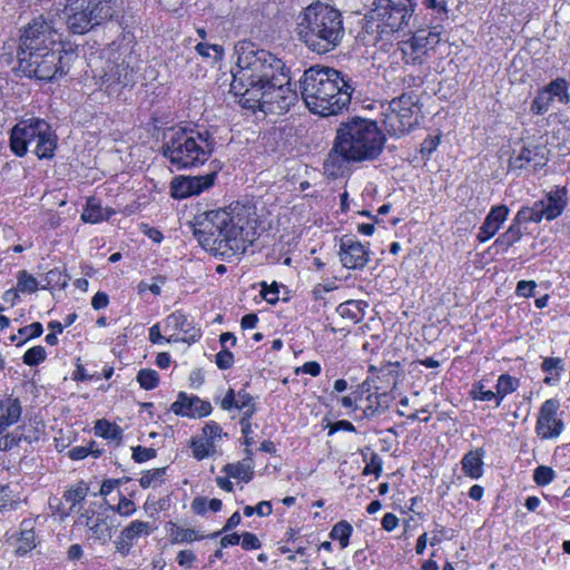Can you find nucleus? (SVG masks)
I'll return each instance as SVG.
<instances>
[{"label":"nucleus","mask_w":570,"mask_h":570,"mask_svg":"<svg viewBox=\"0 0 570 570\" xmlns=\"http://www.w3.org/2000/svg\"><path fill=\"white\" fill-rule=\"evenodd\" d=\"M253 215L252 207L239 203L205 212L196 218L194 235L205 250L229 261L244 254L253 243Z\"/></svg>","instance_id":"1"},{"label":"nucleus","mask_w":570,"mask_h":570,"mask_svg":"<svg viewBox=\"0 0 570 570\" xmlns=\"http://www.w3.org/2000/svg\"><path fill=\"white\" fill-rule=\"evenodd\" d=\"M170 115L153 116L147 131L163 156L177 169L196 167L206 163L215 148V139L207 131L175 127Z\"/></svg>","instance_id":"2"},{"label":"nucleus","mask_w":570,"mask_h":570,"mask_svg":"<svg viewBox=\"0 0 570 570\" xmlns=\"http://www.w3.org/2000/svg\"><path fill=\"white\" fill-rule=\"evenodd\" d=\"M385 137L375 121L353 117L342 122L325 161L330 177H343L352 163L371 161L383 151Z\"/></svg>","instance_id":"3"},{"label":"nucleus","mask_w":570,"mask_h":570,"mask_svg":"<svg viewBox=\"0 0 570 570\" xmlns=\"http://www.w3.org/2000/svg\"><path fill=\"white\" fill-rule=\"evenodd\" d=\"M237 62L232 70L230 91L243 101H257L264 86L272 80H284L285 62L271 51L258 48L252 41H239L235 46Z\"/></svg>","instance_id":"4"},{"label":"nucleus","mask_w":570,"mask_h":570,"mask_svg":"<svg viewBox=\"0 0 570 570\" xmlns=\"http://www.w3.org/2000/svg\"><path fill=\"white\" fill-rule=\"evenodd\" d=\"M357 82L330 67L313 66L299 79L301 96L311 112L326 117L340 114L351 102Z\"/></svg>","instance_id":"5"},{"label":"nucleus","mask_w":570,"mask_h":570,"mask_svg":"<svg viewBox=\"0 0 570 570\" xmlns=\"http://www.w3.org/2000/svg\"><path fill=\"white\" fill-rule=\"evenodd\" d=\"M295 32L309 51L328 53L338 48L344 39L343 14L327 3L313 2L298 13Z\"/></svg>","instance_id":"6"},{"label":"nucleus","mask_w":570,"mask_h":570,"mask_svg":"<svg viewBox=\"0 0 570 570\" xmlns=\"http://www.w3.org/2000/svg\"><path fill=\"white\" fill-rule=\"evenodd\" d=\"M10 147L20 157L26 155L29 147H32L38 158H52L57 148V137L47 121L30 118L12 128Z\"/></svg>","instance_id":"7"},{"label":"nucleus","mask_w":570,"mask_h":570,"mask_svg":"<svg viewBox=\"0 0 570 570\" xmlns=\"http://www.w3.org/2000/svg\"><path fill=\"white\" fill-rule=\"evenodd\" d=\"M115 0H67L63 13L70 31L88 32L114 14Z\"/></svg>","instance_id":"8"},{"label":"nucleus","mask_w":570,"mask_h":570,"mask_svg":"<svg viewBox=\"0 0 570 570\" xmlns=\"http://www.w3.org/2000/svg\"><path fill=\"white\" fill-rule=\"evenodd\" d=\"M262 98L257 101H243L242 107L253 111L261 110L265 114H282L287 111L298 98L297 91L291 83L289 69L284 70V80H272L264 86Z\"/></svg>","instance_id":"9"},{"label":"nucleus","mask_w":570,"mask_h":570,"mask_svg":"<svg viewBox=\"0 0 570 570\" xmlns=\"http://www.w3.org/2000/svg\"><path fill=\"white\" fill-rule=\"evenodd\" d=\"M71 55L59 46L47 49L19 61V68L28 76L39 80L51 81L67 75L70 69Z\"/></svg>","instance_id":"10"},{"label":"nucleus","mask_w":570,"mask_h":570,"mask_svg":"<svg viewBox=\"0 0 570 570\" xmlns=\"http://www.w3.org/2000/svg\"><path fill=\"white\" fill-rule=\"evenodd\" d=\"M59 46L58 35L51 20L35 18L23 29L17 52L18 61Z\"/></svg>","instance_id":"11"},{"label":"nucleus","mask_w":570,"mask_h":570,"mask_svg":"<svg viewBox=\"0 0 570 570\" xmlns=\"http://www.w3.org/2000/svg\"><path fill=\"white\" fill-rule=\"evenodd\" d=\"M371 11L372 21L381 33L401 30L413 16L416 7L414 0H375Z\"/></svg>","instance_id":"12"},{"label":"nucleus","mask_w":570,"mask_h":570,"mask_svg":"<svg viewBox=\"0 0 570 570\" xmlns=\"http://www.w3.org/2000/svg\"><path fill=\"white\" fill-rule=\"evenodd\" d=\"M419 108L410 96L402 95L390 102L383 125L390 136L400 137L417 124Z\"/></svg>","instance_id":"13"},{"label":"nucleus","mask_w":570,"mask_h":570,"mask_svg":"<svg viewBox=\"0 0 570 570\" xmlns=\"http://www.w3.org/2000/svg\"><path fill=\"white\" fill-rule=\"evenodd\" d=\"M559 406L556 399H549L541 404L535 423V433L541 440H554L564 430V423L558 414Z\"/></svg>","instance_id":"14"},{"label":"nucleus","mask_w":570,"mask_h":570,"mask_svg":"<svg viewBox=\"0 0 570 570\" xmlns=\"http://www.w3.org/2000/svg\"><path fill=\"white\" fill-rule=\"evenodd\" d=\"M217 178L216 171L199 176H178L170 184V195L176 199L199 195L212 187Z\"/></svg>","instance_id":"15"},{"label":"nucleus","mask_w":570,"mask_h":570,"mask_svg":"<svg viewBox=\"0 0 570 570\" xmlns=\"http://www.w3.org/2000/svg\"><path fill=\"white\" fill-rule=\"evenodd\" d=\"M548 161L544 146L528 145L522 146L518 154L510 157L508 167L511 171L529 169L537 171L547 166Z\"/></svg>","instance_id":"16"},{"label":"nucleus","mask_w":570,"mask_h":570,"mask_svg":"<svg viewBox=\"0 0 570 570\" xmlns=\"http://www.w3.org/2000/svg\"><path fill=\"white\" fill-rule=\"evenodd\" d=\"M338 256L345 268L363 269L370 261V249L360 240L344 237L340 243Z\"/></svg>","instance_id":"17"},{"label":"nucleus","mask_w":570,"mask_h":570,"mask_svg":"<svg viewBox=\"0 0 570 570\" xmlns=\"http://www.w3.org/2000/svg\"><path fill=\"white\" fill-rule=\"evenodd\" d=\"M209 402L199 399L196 395H188L180 392L177 400L171 404V411L176 415L187 416L190 419H200L207 416L212 412Z\"/></svg>","instance_id":"18"},{"label":"nucleus","mask_w":570,"mask_h":570,"mask_svg":"<svg viewBox=\"0 0 570 570\" xmlns=\"http://www.w3.org/2000/svg\"><path fill=\"white\" fill-rule=\"evenodd\" d=\"M422 6L426 11L425 19L431 29L430 36L440 37L444 31V24L450 19L449 0H422Z\"/></svg>","instance_id":"19"},{"label":"nucleus","mask_w":570,"mask_h":570,"mask_svg":"<svg viewBox=\"0 0 570 570\" xmlns=\"http://www.w3.org/2000/svg\"><path fill=\"white\" fill-rule=\"evenodd\" d=\"M508 215L509 208L505 205L493 206L480 226L476 239L480 243H485L491 239L507 220Z\"/></svg>","instance_id":"20"},{"label":"nucleus","mask_w":570,"mask_h":570,"mask_svg":"<svg viewBox=\"0 0 570 570\" xmlns=\"http://www.w3.org/2000/svg\"><path fill=\"white\" fill-rule=\"evenodd\" d=\"M568 205V189L566 187L556 186L551 189L546 199L539 200L547 220L558 218Z\"/></svg>","instance_id":"21"},{"label":"nucleus","mask_w":570,"mask_h":570,"mask_svg":"<svg viewBox=\"0 0 570 570\" xmlns=\"http://www.w3.org/2000/svg\"><path fill=\"white\" fill-rule=\"evenodd\" d=\"M167 324L168 326H171L176 331H179L184 334V336L180 338L184 342L195 343L202 336L200 330L195 327L193 322L189 321L188 317L179 311L171 313L167 317Z\"/></svg>","instance_id":"22"},{"label":"nucleus","mask_w":570,"mask_h":570,"mask_svg":"<svg viewBox=\"0 0 570 570\" xmlns=\"http://www.w3.org/2000/svg\"><path fill=\"white\" fill-rule=\"evenodd\" d=\"M483 448H476L465 453L461 460L462 471L470 479L478 480L483 475Z\"/></svg>","instance_id":"23"},{"label":"nucleus","mask_w":570,"mask_h":570,"mask_svg":"<svg viewBox=\"0 0 570 570\" xmlns=\"http://www.w3.org/2000/svg\"><path fill=\"white\" fill-rule=\"evenodd\" d=\"M20 415L21 405L17 399L2 400L0 402V434L18 422Z\"/></svg>","instance_id":"24"},{"label":"nucleus","mask_w":570,"mask_h":570,"mask_svg":"<svg viewBox=\"0 0 570 570\" xmlns=\"http://www.w3.org/2000/svg\"><path fill=\"white\" fill-rule=\"evenodd\" d=\"M142 533V522L139 520L132 521L125 528L118 540L116 541V549L122 556H127L134 544Z\"/></svg>","instance_id":"25"},{"label":"nucleus","mask_w":570,"mask_h":570,"mask_svg":"<svg viewBox=\"0 0 570 570\" xmlns=\"http://www.w3.org/2000/svg\"><path fill=\"white\" fill-rule=\"evenodd\" d=\"M112 214L114 210L111 208H104L95 198H89L81 214V219L85 223L98 224L109 219Z\"/></svg>","instance_id":"26"},{"label":"nucleus","mask_w":570,"mask_h":570,"mask_svg":"<svg viewBox=\"0 0 570 570\" xmlns=\"http://www.w3.org/2000/svg\"><path fill=\"white\" fill-rule=\"evenodd\" d=\"M520 381L510 374H501L495 384L497 407L500 406L504 397L518 390Z\"/></svg>","instance_id":"27"},{"label":"nucleus","mask_w":570,"mask_h":570,"mask_svg":"<svg viewBox=\"0 0 570 570\" xmlns=\"http://www.w3.org/2000/svg\"><path fill=\"white\" fill-rule=\"evenodd\" d=\"M366 304L361 301H346L341 303L337 307V313L346 320L353 323H358L364 317V307Z\"/></svg>","instance_id":"28"},{"label":"nucleus","mask_w":570,"mask_h":570,"mask_svg":"<svg viewBox=\"0 0 570 570\" xmlns=\"http://www.w3.org/2000/svg\"><path fill=\"white\" fill-rule=\"evenodd\" d=\"M223 470L229 478L239 479L244 482L250 481L254 474L250 459L237 463H228Z\"/></svg>","instance_id":"29"},{"label":"nucleus","mask_w":570,"mask_h":570,"mask_svg":"<svg viewBox=\"0 0 570 570\" xmlns=\"http://www.w3.org/2000/svg\"><path fill=\"white\" fill-rule=\"evenodd\" d=\"M423 41V38L414 37L404 45L402 52L406 63L415 65L422 62L421 58L425 53V43Z\"/></svg>","instance_id":"30"},{"label":"nucleus","mask_w":570,"mask_h":570,"mask_svg":"<svg viewBox=\"0 0 570 570\" xmlns=\"http://www.w3.org/2000/svg\"><path fill=\"white\" fill-rule=\"evenodd\" d=\"M85 524L90 529L92 537L100 542L111 539V529L106 520L100 518L86 517Z\"/></svg>","instance_id":"31"},{"label":"nucleus","mask_w":570,"mask_h":570,"mask_svg":"<svg viewBox=\"0 0 570 570\" xmlns=\"http://www.w3.org/2000/svg\"><path fill=\"white\" fill-rule=\"evenodd\" d=\"M522 234L521 226L512 220L509 228L495 239V245L507 250L521 239Z\"/></svg>","instance_id":"32"},{"label":"nucleus","mask_w":570,"mask_h":570,"mask_svg":"<svg viewBox=\"0 0 570 570\" xmlns=\"http://www.w3.org/2000/svg\"><path fill=\"white\" fill-rule=\"evenodd\" d=\"M95 433L106 440L119 442L121 439V429L107 420H98L95 424Z\"/></svg>","instance_id":"33"},{"label":"nucleus","mask_w":570,"mask_h":570,"mask_svg":"<svg viewBox=\"0 0 570 570\" xmlns=\"http://www.w3.org/2000/svg\"><path fill=\"white\" fill-rule=\"evenodd\" d=\"M352 533L353 527L351 523L342 520L334 524L328 535L332 540H337L341 544V548L345 549L350 544V538Z\"/></svg>","instance_id":"34"},{"label":"nucleus","mask_w":570,"mask_h":570,"mask_svg":"<svg viewBox=\"0 0 570 570\" xmlns=\"http://www.w3.org/2000/svg\"><path fill=\"white\" fill-rule=\"evenodd\" d=\"M543 89L548 90V92L551 94V97L561 104H567L569 101V94L567 91L568 83L563 78H557Z\"/></svg>","instance_id":"35"},{"label":"nucleus","mask_w":570,"mask_h":570,"mask_svg":"<svg viewBox=\"0 0 570 570\" xmlns=\"http://www.w3.org/2000/svg\"><path fill=\"white\" fill-rule=\"evenodd\" d=\"M553 101L554 99L551 97V94L548 90L541 89L532 100L530 110L534 115H543L549 110Z\"/></svg>","instance_id":"36"},{"label":"nucleus","mask_w":570,"mask_h":570,"mask_svg":"<svg viewBox=\"0 0 570 570\" xmlns=\"http://www.w3.org/2000/svg\"><path fill=\"white\" fill-rule=\"evenodd\" d=\"M195 50L204 58H213L214 62L220 61L224 57V48L220 45L199 42L196 45Z\"/></svg>","instance_id":"37"},{"label":"nucleus","mask_w":570,"mask_h":570,"mask_svg":"<svg viewBox=\"0 0 570 570\" xmlns=\"http://www.w3.org/2000/svg\"><path fill=\"white\" fill-rule=\"evenodd\" d=\"M36 547V533L32 529H22L18 538L17 553L26 554Z\"/></svg>","instance_id":"38"},{"label":"nucleus","mask_w":570,"mask_h":570,"mask_svg":"<svg viewBox=\"0 0 570 570\" xmlns=\"http://www.w3.org/2000/svg\"><path fill=\"white\" fill-rule=\"evenodd\" d=\"M470 396L474 401H483V402L494 401L497 403L495 392L488 390L483 380L475 382L472 385V389L470 391Z\"/></svg>","instance_id":"39"},{"label":"nucleus","mask_w":570,"mask_h":570,"mask_svg":"<svg viewBox=\"0 0 570 570\" xmlns=\"http://www.w3.org/2000/svg\"><path fill=\"white\" fill-rule=\"evenodd\" d=\"M88 487L85 483H78L76 487L65 492L63 498L71 504L72 510L77 503L81 502L88 494Z\"/></svg>","instance_id":"40"},{"label":"nucleus","mask_w":570,"mask_h":570,"mask_svg":"<svg viewBox=\"0 0 570 570\" xmlns=\"http://www.w3.org/2000/svg\"><path fill=\"white\" fill-rule=\"evenodd\" d=\"M173 542L174 543H184V542H193L196 540H202L204 535H198L197 531L194 529L180 528L176 527L171 531Z\"/></svg>","instance_id":"41"},{"label":"nucleus","mask_w":570,"mask_h":570,"mask_svg":"<svg viewBox=\"0 0 570 570\" xmlns=\"http://www.w3.org/2000/svg\"><path fill=\"white\" fill-rule=\"evenodd\" d=\"M46 356H47L46 350L42 346L37 345V346H33V347L29 348L28 351H26L22 360H23L24 364H27L29 366H33V365H38L39 363L45 361Z\"/></svg>","instance_id":"42"},{"label":"nucleus","mask_w":570,"mask_h":570,"mask_svg":"<svg viewBox=\"0 0 570 570\" xmlns=\"http://www.w3.org/2000/svg\"><path fill=\"white\" fill-rule=\"evenodd\" d=\"M167 466L145 471V488L158 487L164 483Z\"/></svg>","instance_id":"43"},{"label":"nucleus","mask_w":570,"mask_h":570,"mask_svg":"<svg viewBox=\"0 0 570 570\" xmlns=\"http://www.w3.org/2000/svg\"><path fill=\"white\" fill-rule=\"evenodd\" d=\"M556 476L554 471L547 465H539L533 473V480L538 485H548Z\"/></svg>","instance_id":"44"},{"label":"nucleus","mask_w":570,"mask_h":570,"mask_svg":"<svg viewBox=\"0 0 570 570\" xmlns=\"http://www.w3.org/2000/svg\"><path fill=\"white\" fill-rule=\"evenodd\" d=\"M18 288L21 292L33 293L38 289V282L32 275L21 271L18 276Z\"/></svg>","instance_id":"45"},{"label":"nucleus","mask_w":570,"mask_h":570,"mask_svg":"<svg viewBox=\"0 0 570 570\" xmlns=\"http://www.w3.org/2000/svg\"><path fill=\"white\" fill-rule=\"evenodd\" d=\"M541 370L544 373H551L552 371H556L557 380H558L560 376V373L564 371V364L560 357H546L542 361Z\"/></svg>","instance_id":"46"},{"label":"nucleus","mask_w":570,"mask_h":570,"mask_svg":"<svg viewBox=\"0 0 570 570\" xmlns=\"http://www.w3.org/2000/svg\"><path fill=\"white\" fill-rule=\"evenodd\" d=\"M382 465H383V461H382L381 456L377 453H372L370 461L366 463V465L363 470V474L364 475L374 474L375 478L377 479L382 473Z\"/></svg>","instance_id":"47"},{"label":"nucleus","mask_w":570,"mask_h":570,"mask_svg":"<svg viewBox=\"0 0 570 570\" xmlns=\"http://www.w3.org/2000/svg\"><path fill=\"white\" fill-rule=\"evenodd\" d=\"M262 291L261 294L263 298L269 303L275 304L278 302V293H279V286L276 282H274L272 285H267L266 282H262Z\"/></svg>","instance_id":"48"},{"label":"nucleus","mask_w":570,"mask_h":570,"mask_svg":"<svg viewBox=\"0 0 570 570\" xmlns=\"http://www.w3.org/2000/svg\"><path fill=\"white\" fill-rule=\"evenodd\" d=\"M22 435L18 433V430L13 431L12 433L6 434L0 438V450L1 451H9L14 446H18L21 442Z\"/></svg>","instance_id":"49"},{"label":"nucleus","mask_w":570,"mask_h":570,"mask_svg":"<svg viewBox=\"0 0 570 570\" xmlns=\"http://www.w3.org/2000/svg\"><path fill=\"white\" fill-rule=\"evenodd\" d=\"M239 543H240L242 548L247 551L257 550L262 547V542L258 539V537L252 532H244L240 535Z\"/></svg>","instance_id":"50"},{"label":"nucleus","mask_w":570,"mask_h":570,"mask_svg":"<svg viewBox=\"0 0 570 570\" xmlns=\"http://www.w3.org/2000/svg\"><path fill=\"white\" fill-rule=\"evenodd\" d=\"M233 364L234 355L230 351H228V348H222V351L216 354V365L218 368L228 370L233 366Z\"/></svg>","instance_id":"51"},{"label":"nucleus","mask_w":570,"mask_h":570,"mask_svg":"<svg viewBox=\"0 0 570 570\" xmlns=\"http://www.w3.org/2000/svg\"><path fill=\"white\" fill-rule=\"evenodd\" d=\"M537 284L534 281H520L517 284L515 294L520 297H531L534 295Z\"/></svg>","instance_id":"52"},{"label":"nucleus","mask_w":570,"mask_h":570,"mask_svg":"<svg viewBox=\"0 0 570 570\" xmlns=\"http://www.w3.org/2000/svg\"><path fill=\"white\" fill-rule=\"evenodd\" d=\"M176 561L180 567L189 569L196 561V554L191 550H181L178 552Z\"/></svg>","instance_id":"53"},{"label":"nucleus","mask_w":570,"mask_h":570,"mask_svg":"<svg viewBox=\"0 0 570 570\" xmlns=\"http://www.w3.org/2000/svg\"><path fill=\"white\" fill-rule=\"evenodd\" d=\"M236 409L245 411L247 409H255L253 397L249 393L242 390L236 394Z\"/></svg>","instance_id":"54"},{"label":"nucleus","mask_w":570,"mask_h":570,"mask_svg":"<svg viewBox=\"0 0 570 570\" xmlns=\"http://www.w3.org/2000/svg\"><path fill=\"white\" fill-rule=\"evenodd\" d=\"M338 431L355 432L356 429L350 421H346V420H341V421L328 424V435L330 436Z\"/></svg>","instance_id":"55"},{"label":"nucleus","mask_w":570,"mask_h":570,"mask_svg":"<svg viewBox=\"0 0 570 570\" xmlns=\"http://www.w3.org/2000/svg\"><path fill=\"white\" fill-rule=\"evenodd\" d=\"M242 521V517L238 511L234 512L226 521L225 525L220 531H217L213 534H210L212 538H216L220 535L222 533L228 532L229 530L236 528Z\"/></svg>","instance_id":"56"},{"label":"nucleus","mask_w":570,"mask_h":570,"mask_svg":"<svg viewBox=\"0 0 570 570\" xmlns=\"http://www.w3.org/2000/svg\"><path fill=\"white\" fill-rule=\"evenodd\" d=\"M440 138L438 136H430L421 144V153L423 156L430 157L431 154L438 148Z\"/></svg>","instance_id":"57"},{"label":"nucleus","mask_w":570,"mask_h":570,"mask_svg":"<svg viewBox=\"0 0 570 570\" xmlns=\"http://www.w3.org/2000/svg\"><path fill=\"white\" fill-rule=\"evenodd\" d=\"M19 334L26 336L27 338L38 337L42 334V325L39 322H35L20 328Z\"/></svg>","instance_id":"58"},{"label":"nucleus","mask_w":570,"mask_h":570,"mask_svg":"<svg viewBox=\"0 0 570 570\" xmlns=\"http://www.w3.org/2000/svg\"><path fill=\"white\" fill-rule=\"evenodd\" d=\"M512 220L520 226L523 223H532V206L521 207Z\"/></svg>","instance_id":"59"},{"label":"nucleus","mask_w":570,"mask_h":570,"mask_svg":"<svg viewBox=\"0 0 570 570\" xmlns=\"http://www.w3.org/2000/svg\"><path fill=\"white\" fill-rule=\"evenodd\" d=\"M321 371H322V368H321L320 363H317L315 361H309V362L304 363L301 367H298L296 370V373L302 372V373L309 374L315 377L321 374Z\"/></svg>","instance_id":"60"},{"label":"nucleus","mask_w":570,"mask_h":570,"mask_svg":"<svg viewBox=\"0 0 570 570\" xmlns=\"http://www.w3.org/2000/svg\"><path fill=\"white\" fill-rule=\"evenodd\" d=\"M191 510L199 515H204L208 509V500L205 497H196L191 502Z\"/></svg>","instance_id":"61"},{"label":"nucleus","mask_w":570,"mask_h":570,"mask_svg":"<svg viewBox=\"0 0 570 570\" xmlns=\"http://www.w3.org/2000/svg\"><path fill=\"white\" fill-rule=\"evenodd\" d=\"M220 407L226 411L236 409V393L233 389H229L220 401Z\"/></svg>","instance_id":"62"},{"label":"nucleus","mask_w":570,"mask_h":570,"mask_svg":"<svg viewBox=\"0 0 570 570\" xmlns=\"http://www.w3.org/2000/svg\"><path fill=\"white\" fill-rule=\"evenodd\" d=\"M159 383V375L155 370L145 368V390H151Z\"/></svg>","instance_id":"63"},{"label":"nucleus","mask_w":570,"mask_h":570,"mask_svg":"<svg viewBox=\"0 0 570 570\" xmlns=\"http://www.w3.org/2000/svg\"><path fill=\"white\" fill-rule=\"evenodd\" d=\"M117 511L122 515H130L135 511V504L127 498H120L117 505Z\"/></svg>","instance_id":"64"}]
</instances>
